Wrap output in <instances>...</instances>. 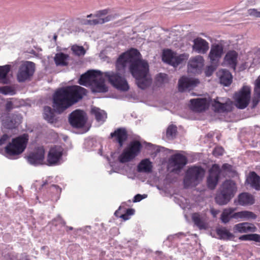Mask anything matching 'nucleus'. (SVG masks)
Masks as SVG:
<instances>
[{
	"mask_svg": "<svg viewBox=\"0 0 260 260\" xmlns=\"http://www.w3.org/2000/svg\"><path fill=\"white\" fill-rule=\"evenodd\" d=\"M87 94V90L78 85L67 86L57 89L52 96V107L58 113L81 101Z\"/></svg>",
	"mask_w": 260,
	"mask_h": 260,
	"instance_id": "1",
	"label": "nucleus"
},
{
	"mask_svg": "<svg viewBox=\"0 0 260 260\" xmlns=\"http://www.w3.org/2000/svg\"><path fill=\"white\" fill-rule=\"evenodd\" d=\"M129 69L139 88L145 89L151 85L152 78L149 73V66L146 60L141 59L134 60L130 64Z\"/></svg>",
	"mask_w": 260,
	"mask_h": 260,
	"instance_id": "2",
	"label": "nucleus"
},
{
	"mask_svg": "<svg viewBox=\"0 0 260 260\" xmlns=\"http://www.w3.org/2000/svg\"><path fill=\"white\" fill-rule=\"evenodd\" d=\"M237 190V185L234 181L231 179L225 180L216 194V203L219 205L227 204L234 197Z\"/></svg>",
	"mask_w": 260,
	"mask_h": 260,
	"instance_id": "3",
	"label": "nucleus"
},
{
	"mask_svg": "<svg viewBox=\"0 0 260 260\" xmlns=\"http://www.w3.org/2000/svg\"><path fill=\"white\" fill-rule=\"evenodd\" d=\"M28 140V137L26 134L13 139L5 147L6 156L11 157L21 154L26 147Z\"/></svg>",
	"mask_w": 260,
	"mask_h": 260,
	"instance_id": "4",
	"label": "nucleus"
},
{
	"mask_svg": "<svg viewBox=\"0 0 260 260\" xmlns=\"http://www.w3.org/2000/svg\"><path fill=\"white\" fill-rule=\"evenodd\" d=\"M232 168V165L226 163L222 165L221 169L217 164L213 165L209 170V175L207 179L208 187L211 189H214L218 183L222 171L231 173Z\"/></svg>",
	"mask_w": 260,
	"mask_h": 260,
	"instance_id": "5",
	"label": "nucleus"
},
{
	"mask_svg": "<svg viewBox=\"0 0 260 260\" xmlns=\"http://www.w3.org/2000/svg\"><path fill=\"white\" fill-rule=\"evenodd\" d=\"M142 148V145L139 141H131L118 157L119 161L125 163L132 161L139 154Z\"/></svg>",
	"mask_w": 260,
	"mask_h": 260,
	"instance_id": "6",
	"label": "nucleus"
},
{
	"mask_svg": "<svg viewBox=\"0 0 260 260\" xmlns=\"http://www.w3.org/2000/svg\"><path fill=\"white\" fill-rule=\"evenodd\" d=\"M205 174L204 170L201 167L193 166L186 171L184 180L185 188L196 185L199 181L202 180Z\"/></svg>",
	"mask_w": 260,
	"mask_h": 260,
	"instance_id": "7",
	"label": "nucleus"
},
{
	"mask_svg": "<svg viewBox=\"0 0 260 260\" xmlns=\"http://www.w3.org/2000/svg\"><path fill=\"white\" fill-rule=\"evenodd\" d=\"M104 77L114 87L121 91H127L129 86L124 77L118 73L108 72L104 73Z\"/></svg>",
	"mask_w": 260,
	"mask_h": 260,
	"instance_id": "8",
	"label": "nucleus"
},
{
	"mask_svg": "<svg viewBox=\"0 0 260 260\" xmlns=\"http://www.w3.org/2000/svg\"><path fill=\"white\" fill-rule=\"evenodd\" d=\"M110 12L109 9H105L97 11L95 14H90L87 16V18L94 17L93 19L86 20L84 22V24L89 25H96L98 24H102L108 22L117 17V15H109L106 17L104 16L107 15Z\"/></svg>",
	"mask_w": 260,
	"mask_h": 260,
	"instance_id": "9",
	"label": "nucleus"
},
{
	"mask_svg": "<svg viewBox=\"0 0 260 260\" xmlns=\"http://www.w3.org/2000/svg\"><path fill=\"white\" fill-rule=\"evenodd\" d=\"M251 90L247 86H244L241 90L235 94L236 106L240 109H244L247 107L250 99Z\"/></svg>",
	"mask_w": 260,
	"mask_h": 260,
	"instance_id": "10",
	"label": "nucleus"
},
{
	"mask_svg": "<svg viewBox=\"0 0 260 260\" xmlns=\"http://www.w3.org/2000/svg\"><path fill=\"white\" fill-rule=\"evenodd\" d=\"M87 118L85 112L81 110H76L69 115L70 124L75 128H82L86 122Z\"/></svg>",
	"mask_w": 260,
	"mask_h": 260,
	"instance_id": "11",
	"label": "nucleus"
},
{
	"mask_svg": "<svg viewBox=\"0 0 260 260\" xmlns=\"http://www.w3.org/2000/svg\"><path fill=\"white\" fill-rule=\"evenodd\" d=\"M35 64L31 61H26L22 64L19 68L17 74V79L19 82H22L28 79L34 73Z\"/></svg>",
	"mask_w": 260,
	"mask_h": 260,
	"instance_id": "12",
	"label": "nucleus"
},
{
	"mask_svg": "<svg viewBox=\"0 0 260 260\" xmlns=\"http://www.w3.org/2000/svg\"><path fill=\"white\" fill-rule=\"evenodd\" d=\"M45 157V149L43 147H38L27 156L28 162L33 165L43 164Z\"/></svg>",
	"mask_w": 260,
	"mask_h": 260,
	"instance_id": "13",
	"label": "nucleus"
},
{
	"mask_svg": "<svg viewBox=\"0 0 260 260\" xmlns=\"http://www.w3.org/2000/svg\"><path fill=\"white\" fill-rule=\"evenodd\" d=\"M223 54V46L221 44H214L211 45L208 58L211 64H218Z\"/></svg>",
	"mask_w": 260,
	"mask_h": 260,
	"instance_id": "14",
	"label": "nucleus"
},
{
	"mask_svg": "<svg viewBox=\"0 0 260 260\" xmlns=\"http://www.w3.org/2000/svg\"><path fill=\"white\" fill-rule=\"evenodd\" d=\"M139 52L137 49H132L128 53H123L117 58L116 62V67L118 71L122 70L126 67L128 62H132L131 56L133 55H137Z\"/></svg>",
	"mask_w": 260,
	"mask_h": 260,
	"instance_id": "15",
	"label": "nucleus"
},
{
	"mask_svg": "<svg viewBox=\"0 0 260 260\" xmlns=\"http://www.w3.org/2000/svg\"><path fill=\"white\" fill-rule=\"evenodd\" d=\"M170 166L174 167V171H180L187 164V157L180 153L172 155L169 160Z\"/></svg>",
	"mask_w": 260,
	"mask_h": 260,
	"instance_id": "16",
	"label": "nucleus"
},
{
	"mask_svg": "<svg viewBox=\"0 0 260 260\" xmlns=\"http://www.w3.org/2000/svg\"><path fill=\"white\" fill-rule=\"evenodd\" d=\"M212 106L215 112L219 113H228L233 109V103L229 99L225 103H222L218 101V98L214 99Z\"/></svg>",
	"mask_w": 260,
	"mask_h": 260,
	"instance_id": "17",
	"label": "nucleus"
},
{
	"mask_svg": "<svg viewBox=\"0 0 260 260\" xmlns=\"http://www.w3.org/2000/svg\"><path fill=\"white\" fill-rule=\"evenodd\" d=\"M199 83L198 79L182 76L178 81V90L183 92L186 89H191L196 86Z\"/></svg>",
	"mask_w": 260,
	"mask_h": 260,
	"instance_id": "18",
	"label": "nucleus"
},
{
	"mask_svg": "<svg viewBox=\"0 0 260 260\" xmlns=\"http://www.w3.org/2000/svg\"><path fill=\"white\" fill-rule=\"evenodd\" d=\"M110 137L114 138V141L117 142L120 147H122L127 139V132L125 128H118L110 134Z\"/></svg>",
	"mask_w": 260,
	"mask_h": 260,
	"instance_id": "19",
	"label": "nucleus"
},
{
	"mask_svg": "<svg viewBox=\"0 0 260 260\" xmlns=\"http://www.w3.org/2000/svg\"><path fill=\"white\" fill-rule=\"evenodd\" d=\"M193 43L192 50L198 53L205 54L209 50V43L205 39L198 37L193 40Z\"/></svg>",
	"mask_w": 260,
	"mask_h": 260,
	"instance_id": "20",
	"label": "nucleus"
},
{
	"mask_svg": "<svg viewBox=\"0 0 260 260\" xmlns=\"http://www.w3.org/2000/svg\"><path fill=\"white\" fill-rule=\"evenodd\" d=\"M204 63V58L202 56L197 55L189 59L188 64V69L191 72H198V71L201 70L203 68Z\"/></svg>",
	"mask_w": 260,
	"mask_h": 260,
	"instance_id": "21",
	"label": "nucleus"
},
{
	"mask_svg": "<svg viewBox=\"0 0 260 260\" xmlns=\"http://www.w3.org/2000/svg\"><path fill=\"white\" fill-rule=\"evenodd\" d=\"M192 110L201 112L208 107V102L206 98L191 99L189 101Z\"/></svg>",
	"mask_w": 260,
	"mask_h": 260,
	"instance_id": "22",
	"label": "nucleus"
},
{
	"mask_svg": "<svg viewBox=\"0 0 260 260\" xmlns=\"http://www.w3.org/2000/svg\"><path fill=\"white\" fill-rule=\"evenodd\" d=\"M62 155V151L60 148L54 147L49 150L47 156V161L50 165H56Z\"/></svg>",
	"mask_w": 260,
	"mask_h": 260,
	"instance_id": "23",
	"label": "nucleus"
},
{
	"mask_svg": "<svg viewBox=\"0 0 260 260\" xmlns=\"http://www.w3.org/2000/svg\"><path fill=\"white\" fill-rule=\"evenodd\" d=\"M234 233H246L248 232H255L256 231L255 226L249 222H241L234 226Z\"/></svg>",
	"mask_w": 260,
	"mask_h": 260,
	"instance_id": "24",
	"label": "nucleus"
},
{
	"mask_svg": "<svg viewBox=\"0 0 260 260\" xmlns=\"http://www.w3.org/2000/svg\"><path fill=\"white\" fill-rule=\"evenodd\" d=\"M92 90L94 92H106L108 91V87L105 84L104 79L98 76L94 78L92 84Z\"/></svg>",
	"mask_w": 260,
	"mask_h": 260,
	"instance_id": "25",
	"label": "nucleus"
},
{
	"mask_svg": "<svg viewBox=\"0 0 260 260\" xmlns=\"http://www.w3.org/2000/svg\"><path fill=\"white\" fill-rule=\"evenodd\" d=\"M254 197L248 192L241 193L238 197V204L241 206L251 205L254 203Z\"/></svg>",
	"mask_w": 260,
	"mask_h": 260,
	"instance_id": "26",
	"label": "nucleus"
},
{
	"mask_svg": "<svg viewBox=\"0 0 260 260\" xmlns=\"http://www.w3.org/2000/svg\"><path fill=\"white\" fill-rule=\"evenodd\" d=\"M101 73L100 72L93 71H88L87 73L81 76L79 79V83L81 85H85L90 81V80H93L94 78H96L97 76H101Z\"/></svg>",
	"mask_w": 260,
	"mask_h": 260,
	"instance_id": "27",
	"label": "nucleus"
},
{
	"mask_svg": "<svg viewBox=\"0 0 260 260\" xmlns=\"http://www.w3.org/2000/svg\"><path fill=\"white\" fill-rule=\"evenodd\" d=\"M238 53L234 50L229 51L225 55V62L234 70L236 69L237 63Z\"/></svg>",
	"mask_w": 260,
	"mask_h": 260,
	"instance_id": "28",
	"label": "nucleus"
},
{
	"mask_svg": "<svg viewBox=\"0 0 260 260\" xmlns=\"http://www.w3.org/2000/svg\"><path fill=\"white\" fill-rule=\"evenodd\" d=\"M152 168V162L149 159L145 158L142 159L138 164L137 170L139 172L149 173L151 172Z\"/></svg>",
	"mask_w": 260,
	"mask_h": 260,
	"instance_id": "29",
	"label": "nucleus"
},
{
	"mask_svg": "<svg viewBox=\"0 0 260 260\" xmlns=\"http://www.w3.org/2000/svg\"><path fill=\"white\" fill-rule=\"evenodd\" d=\"M232 217L234 219H255L256 215L251 211H242L238 212H234L233 213Z\"/></svg>",
	"mask_w": 260,
	"mask_h": 260,
	"instance_id": "30",
	"label": "nucleus"
},
{
	"mask_svg": "<svg viewBox=\"0 0 260 260\" xmlns=\"http://www.w3.org/2000/svg\"><path fill=\"white\" fill-rule=\"evenodd\" d=\"M69 55L60 52L55 54L54 57V61L58 66L65 67L68 65V59Z\"/></svg>",
	"mask_w": 260,
	"mask_h": 260,
	"instance_id": "31",
	"label": "nucleus"
},
{
	"mask_svg": "<svg viewBox=\"0 0 260 260\" xmlns=\"http://www.w3.org/2000/svg\"><path fill=\"white\" fill-rule=\"evenodd\" d=\"M191 218L194 224L198 226L199 229L202 230L207 228V224L204 219L201 217L200 213H193Z\"/></svg>",
	"mask_w": 260,
	"mask_h": 260,
	"instance_id": "32",
	"label": "nucleus"
},
{
	"mask_svg": "<svg viewBox=\"0 0 260 260\" xmlns=\"http://www.w3.org/2000/svg\"><path fill=\"white\" fill-rule=\"evenodd\" d=\"M249 181L252 188L260 190V177L255 172L250 173Z\"/></svg>",
	"mask_w": 260,
	"mask_h": 260,
	"instance_id": "33",
	"label": "nucleus"
},
{
	"mask_svg": "<svg viewBox=\"0 0 260 260\" xmlns=\"http://www.w3.org/2000/svg\"><path fill=\"white\" fill-rule=\"evenodd\" d=\"M236 210L235 208L224 209L220 216V220L223 223H228L232 218L233 213Z\"/></svg>",
	"mask_w": 260,
	"mask_h": 260,
	"instance_id": "34",
	"label": "nucleus"
},
{
	"mask_svg": "<svg viewBox=\"0 0 260 260\" xmlns=\"http://www.w3.org/2000/svg\"><path fill=\"white\" fill-rule=\"evenodd\" d=\"M232 80L233 76L231 73L228 70H223L220 77V83L225 86H228L232 83Z\"/></svg>",
	"mask_w": 260,
	"mask_h": 260,
	"instance_id": "35",
	"label": "nucleus"
},
{
	"mask_svg": "<svg viewBox=\"0 0 260 260\" xmlns=\"http://www.w3.org/2000/svg\"><path fill=\"white\" fill-rule=\"evenodd\" d=\"M43 117L45 120L51 123H53L56 121L54 111L49 106H45L44 108Z\"/></svg>",
	"mask_w": 260,
	"mask_h": 260,
	"instance_id": "36",
	"label": "nucleus"
},
{
	"mask_svg": "<svg viewBox=\"0 0 260 260\" xmlns=\"http://www.w3.org/2000/svg\"><path fill=\"white\" fill-rule=\"evenodd\" d=\"M216 233L220 238L223 240H230L234 237V235L225 227L217 229Z\"/></svg>",
	"mask_w": 260,
	"mask_h": 260,
	"instance_id": "37",
	"label": "nucleus"
},
{
	"mask_svg": "<svg viewBox=\"0 0 260 260\" xmlns=\"http://www.w3.org/2000/svg\"><path fill=\"white\" fill-rule=\"evenodd\" d=\"M189 58V54L187 53H183L179 55L175 54L173 61L171 62L172 66L174 67L178 66L179 64L186 62Z\"/></svg>",
	"mask_w": 260,
	"mask_h": 260,
	"instance_id": "38",
	"label": "nucleus"
},
{
	"mask_svg": "<svg viewBox=\"0 0 260 260\" xmlns=\"http://www.w3.org/2000/svg\"><path fill=\"white\" fill-rule=\"evenodd\" d=\"M91 113L94 115L98 121H104L107 118V113L98 108H93L91 109Z\"/></svg>",
	"mask_w": 260,
	"mask_h": 260,
	"instance_id": "39",
	"label": "nucleus"
},
{
	"mask_svg": "<svg viewBox=\"0 0 260 260\" xmlns=\"http://www.w3.org/2000/svg\"><path fill=\"white\" fill-rule=\"evenodd\" d=\"M175 53L173 52L170 49H166L164 50L162 55V60L168 63L169 64H171V62L173 61Z\"/></svg>",
	"mask_w": 260,
	"mask_h": 260,
	"instance_id": "40",
	"label": "nucleus"
},
{
	"mask_svg": "<svg viewBox=\"0 0 260 260\" xmlns=\"http://www.w3.org/2000/svg\"><path fill=\"white\" fill-rule=\"evenodd\" d=\"M10 69L11 66L8 64L0 66V80H3V82L4 83H7L6 80Z\"/></svg>",
	"mask_w": 260,
	"mask_h": 260,
	"instance_id": "41",
	"label": "nucleus"
},
{
	"mask_svg": "<svg viewBox=\"0 0 260 260\" xmlns=\"http://www.w3.org/2000/svg\"><path fill=\"white\" fill-rule=\"evenodd\" d=\"M177 128L176 125H169L167 129L166 136L169 139H174L177 135Z\"/></svg>",
	"mask_w": 260,
	"mask_h": 260,
	"instance_id": "42",
	"label": "nucleus"
},
{
	"mask_svg": "<svg viewBox=\"0 0 260 260\" xmlns=\"http://www.w3.org/2000/svg\"><path fill=\"white\" fill-rule=\"evenodd\" d=\"M71 49L75 55L78 56L84 55L86 53V50L83 46L77 45L72 46Z\"/></svg>",
	"mask_w": 260,
	"mask_h": 260,
	"instance_id": "43",
	"label": "nucleus"
},
{
	"mask_svg": "<svg viewBox=\"0 0 260 260\" xmlns=\"http://www.w3.org/2000/svg\"><path fill=\"white\" fill-rule=\"evenodd\" d=\"M17 116H12V118H8L4 122V126L8 129H13L16 126L15 119Z\"/></svg>",
	"mask_w": 260,
	"mask_h": 260,
	"instance_id": "44",
	"label": "nucleus"
},
{
	"mask_svg": "<svg viewBox=\"0 0 260 260\" xmlns=\"http://www.w3.org/2000/svg\"><path fill=\"white\" fill-rule=\"evenodd\" d=\"M134 212V209L132 208L127 209L126 210L125 213L122 214L121 215V218H122L124 220H128L129 218V216L133 215Z\"/></svg>",
	"mask_w": 260,
	"mask_h": 260,
	"instance_id": "45",
	"label": "nucleus"
},
{
	"mask_svg": "<svg viewBox=\"0 0 260 260\" xmlns=\"http://www.w3.org/2000/svg\"><path fill=\"white\" fill-rule=\"evenodd\" d=\"M217 66V64H212V65L207 67L205 70L206 75L208 77L211 76L216 70Z\"/></svg>",
	"mask_w": 260,
	"mask_h": 260,
	"instance_id": "46",
	"label": "nucleus"
},
{
	"mask_svg": "<svg viewBox=\"0 0 260 260\" xmlns=\"http://www.w3.org/2000/svg\"><path fill=\"white\" fill-rule=\"evenodd\" d=\"M224 150L221 146L216 147L213 151V155L216 157L221 156L224 153Z\"/></svg>",
	"mask_w": 260,
	"mask_h": 260,
	"instance_id": "47",
	"label": "nucleus"
},
{
	"mask_svg": "<svg viewBox=\"0 0 260 260\" xmlns=\"http://www.w3.org/2000/svg\"><path fill=\"white\" fill-rule=\"evenodd\" d=\"M248 14L249 15L256 18H260V11L256 9H249L248 10Z\"/></svg>",
	"mask_w": 260,
	"mask_h": 260,
	"instance_id": "48",
	"label": "nucleus"
},
{
	"mask_svg": "<svg viewBox=\"0 0 260 260\" xmlns=\"http://www.w3.org/2000/svg\"><path fill=\"white\" fill-rule=\"evenodd\" d=\"M13 92V90L10 86L0 87V93L4 94H8Z\"/></svg>",
	"mask_w": 260,
	"mask_h": 260,
	"instance_id": "49",
	"label": "nucleus"
},
{
	"mask_svg": "<svg viewBox=\"0 0 260 260\" xmlns=\"http://www.w3.org/2000/svg\"><path fill=\"white\" fill-rule=\"evenodd\" d=\"M250 241H253L256 242H260V235L257 234H250Z\"/></svg>",
	"mask_w": 260,
	"mask_h": 260,
	"instance_id": "50",
	"label": "nucleus"
},
{
	"mask_svg": "<svg viewBox=\"0 0 260 260\" xmlns=\"http://www.w3.org/2000/svg\"><path fill=\"white\" fill-rule=\"evenodd\" d=\"M10 137L7 135L4 134L2 136V137L0 139V146L5 144L7 143V142L9 139Z\"/></svg>",
	"mask_w": 260,
	"mask_h": 260,
	"instance_id": "51",
	"label": "nucleus"
},
{
	"mask_svg": "<svg viewBox=\"0 0 260 260\" xmlns=\"http://www.w3.org/2000/svg\"><path fill=\"white\" fill-rule=\"evenodd\" d=\"M52 222L54 223V222H57V223L61 224L64 226L66 224V221L61 217L56 218L52 220Z\"/></svg>",
	"mask_w": 260,
	"mask_h": 260,
	"instance_id": "52",
	"label": "nucleus"
},
{
	"mask_svg": "<svg viewBox=\"0 0 260 260\" xmlns=\"http://www.w3.org/2000/svg\"><path fill=\"white\" fill-rule=\"evenodd\" d=\"M250 234L248 235H243L241 236L239 239L241 241H250Z\"/></svg>",
	"mask_w": 260,
	"mask_h": 260,
	"instance_id": "53",
	"label": "nucleus"
},
{
	"mask_svg": "<svg viewBox=\"0 0 260 260\" xmlns=\"http://www.w3.org/2000/svg\"><path fill=\"white\" fill-rule=\"evenodd\" d=\"M143 199H144V198L142 197L141 194H138L134 197L133 202H138L141 201Z\"/></svg>",
	"mask_w": 260,
	"mask_h": 260,
	"instance_id": "54",
	"label": "nucleus"
},
{
	"mask_svg": "<svg viewBox=\"0 0 260 260\" xmlns=\"http://www.w3.org/2000/svg\"><path fill=\"white\" fill-rule=\"evenodd\" d=\"M260 101V98L254 96L252 100V107H255Z\"/></svg>",
	"mask_w": 260,
	"mask_h": 260,
	"instance_id": "55",
	"label": "nucleus"
},
{
	"mask_svg": "<svg viewBox=\"0 0 260 260\" xmlns=\"http://www.w3.org/2000/svg\"><path fill=\"white\" fill-rule=\"evenodd\" d=\"M254 96L260 98V88L255 87L254 91Z\"/></svg>",
	"mask_w": 260,
	"mask_h": 260,
	"instance_id": "56",
	"label": "nucleus"
},
{
	"mask_svg": "<svg viewBox=\"0 0 260 260\" xmlns=\"http://www.w3.org/2000/svg\"><path fill=\"white\" fill-rule=\"evenodd\" d=\"M6 109L7 111H10L13 109V103L11 101L7 102L6 104Z\"/></svg>",
	"mask_w": 260,
	"mask_h": 260,
	"instance_id": "57",
	"label": "nucleus"
},
{
	"mask_svg": "<svg viewBox=\"0 0 260 260\" xmlns=\"http://www.w3.org/2000/svg\"><path fill=\"white\" fill-rule=\"evenodd\" d=\"M219 211L216 209H215L213 208L210 209V213L213 215L214 217H215L216 215L218 214Z\"/></svg>",
	"mask_w": 260,
	"mask_h": 260,
	"instance_id": "58",
	"label": "nucleus"
},
{
	"mask_svg": "<svg viewBox=\"0 0 260 260\" xmlns=\"http://www.w3.org/2000/svg\"><path fill=\"white\" fill-rule=\"evenodd\" d=\"M121 207H119V209L115 212L114 215L116 217L121 218V216L122 214L121 213Z\"/></svg>",
	"mask_w": 260,
	"mask_h": 260,
	"instance_id": "59",
	"label": "nucleus"
},
{
	"mask_svg": "<svg viewBox=\"0 0 260 260\" xmlns=\"http://www.w3.org/2000/svg\"><path fill=\"white\" fill-rule=\"evenodd\" d=\"M166 76L165 74H161V73H160L158 76H157V78H161V80H163L165 76Z\"/></svg>",
	"mask_w": 260,
	"mask_h": 260,
	"instance_id": "60",
	"label": "nucleus"
},
{
	"mask_svg": "<svg viewBox=\"0 0 260 260\" xmlns=\"http://www.w3.org/2000/svg\"><path fill=\"white\" fill-rule=\"evenodd\" d=\"M256 85L257 87L260 88V78L257 80Z\"/></svg>",
	"mask_w": 260,
	"mask_h": 260,
	"instance_id": "61",
	"label": "nucleus"
},
{
	"mask_svg": "<svg viewBox=\"0 0 260 260\" xmlns=\"http://www.w3.org/2000/svg\"><path fill=\"white\" fill-rule=\"evenodd\" d=\"M52 187H53L55 188H58V186L56 185H52Z\"/></svg>",
	"mask_w": 260,
	"mask_h": 260,
	"instance_id": "62",
	"label": "nucleus"
},
{
	"mask_svg": "<svg viewBox=\"0 0 260 260\" xmlns=\"http://www.w3.org/2000/svg\"><path fill=\"white\" fill-rule=\"evenodd\" d=\"M67 228L69 230H73V228L71 226L70 227H69V226H67Z\"/></svg>",
	"mask_w": 260,
	"mask_h": 260,
	"instance_id": "63",
	"label": "nucleus"
},
{
	"mask_svg": "<svg viewBox=\"0 0 260 260\" xmlns=\"http://www.w3.org/2000/svg\"><path fill=\"white\" fill-rule=\"evenodd\" d=\"M26 260H28V259H26Z\"/></svg>",
	"mask_w": 260,
	"mask_h": 260,
	"instance_id": "64",
	"label": "nucleus"
}]
</instances>
